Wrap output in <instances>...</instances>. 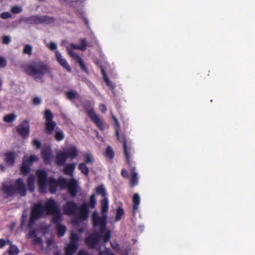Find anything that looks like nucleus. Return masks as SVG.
<instances>
[{
	"label": "nucleus",
	"mask_w": 255,
	"mask_h": 255,
	"mask_svg": "<svg viewBox=\"0 0 255 255\" xmlns=\"http://www.w3.org/2000/svg\"><path fill=\"white\" fill-rule=\"evenodd\" d=\"M47 185H48L49 192L51 193L54 194L57 191V187L58 186L57 180L53 177H49Z\"/></svg>",
	"instance_id": "17"
},
{
	"label": "nucleus",
	"mask_w": 255,
	"mask_h": 255,
	"mask_svg": "<svg viewBox=\"0 0 255 255\" xmlns=\"http://www.w3.org/2000/svg\"><path fill=\"white\" fill-rule=\"evenodd\" d=\"M48 47L51 50H55L57 49V45L54 42H51Z\"/></svg>",
	"instance_id": "55"
},
{
	"label": "nucleus",
	"mask_w": 255,
	"mask_h": 255,
	"mask_svg": "<svg viewBox=\"0 0 255 255\" xmlns=\"http://www.w3.org/2000/svg\"><path fill=\"white\" fill-rule=\"evenodd\" d=\"M66 95L68 99L72 100L77 97L78 93L76 91H69L66 93Z\"/></svg>",
	"instance_id": "38"
},
{
	"label": "nucleus",
	"mask_w": 255,
	"mask_h": 255,
	"mask_svg": "<svg viewBox=\"0 0 255 255\" xmlns=\"http://www.w3.org/2000/svg\"><path fill=\"white\" fill-rule=\"evenodd\" d=\"M32 47L29 44H26L23 50V53L24 54H27L29 56L32 54Z\"/></svg>",
	"instance_id": "41"
},
{
	"label": "nucleus",
	"mask_w": 255,
	"mask_h": 255,
	"mask_svg": "<svg viewBox=\"0 0 255 255\" xmlns=\"http://www.w3.org/2000/svg\"><path fill=\"white\" fill-rule=\"evenodd\" d=\"M44 210L46 212L45 204L43 206L41 203H36L33 205L27 226L29 229H32L34 221L40 219L43 216Z\"/></svg>",
	"instance_id": "8"
},
{
	"label": "nucleus",
	"mask_w": 255,
	"mask_h": 255,
	"mask_svg": "<svg viewBox=\"0 0 255 255\" xmlns=\"http://www.w3.org/2000/svg\"><path fill=\"white\" fill-rule=\"evenodd\" d=\"M112 118L115 123V130L116 136H117L118 140L123 143L124 154L126 159V162L128 165L130 166L131 147L130 146H128L127 145V139L125 135H120L119 133V131L121 127L118 119L114 115L112 116Z\"/></svg>",
	"instance_id": "5"
},
{
	"label": "nucleus",
	"mask_w": 255,
	"mask_h": 255,
	"mask_svg": "<svg viewBox=\"0 0 255 255\" xmlns=\"http://www.w3.org/2000/svg\"><path fill=\"white\" fill-rule=\"evenodd\" d=\"M69 54L70 55V56L74 58L77 63H78L81 70L83 71H84L86 73L88 72V69L86 65L84 64V62H83L82 59L81 58V57L76 54L72 50H69Z\"/></svg>",
	"instance_id": "16"
},
{
	"label": "nucleus",
	"mask_w": 255,
	"mask_h": 255,
	"mask_svg": "<svg viewBox=\"0 0 255 255\" xmlns=\"http://www.w3.org/2000/svg\"><path fill=\"white\" fill-rule=\"evenodd\" d=\"M140 199L139 194L138 193L134 194L133 196L132 206V213L134 215L136 213L138 209V207L140 204Z\"/></svg>",
	"instance_id": "21"
},
{
	"label": "nucleus",
	"mask_w": 255,
	"mask_h": 255,
	"mask_svg": "<svg viewBox=\"0 0 255 255\" xmlns=\"http://www.w3.org/2000/svg\"><path fill=\"white\" fill-rule=\"evenodd\" d=\"M30 164L23 158L22 165L20 167V171L23 175L27 174L30 172Z\"/></svg>",
	"instance_id": "27"
},
{
	"label": "nucleus",
	"mask_w": 255,
	"mask_h": 255,
	"mask_svg": "<svg viewBox=\"0 0 255 255\" xmlns=\"http://www.w3.org/2000/svg\"><path fill=\"white\" fill-rule=\"evenodd\" d=\"M6 65L7 62L5 59L2 56H0V67L4 68L6 67Z\"/></svg>",
	"instance_id": "49"
},
{
	"label": "nucleus",
	"mask_w": 255,
	"mask_h": 255,
	"mask_svg": "<svg viewBox=\"0 0 255 255\" xmlns=\"http://www.w3.org/2000/svg\"><path fill=\"white\" fill-rule=\"evenodd\" d=\"M64 134L62 130L56 131L55 134V139L57 141H60L62 140L63 139H64Z\"/></svg>",
	"instance_id": "39"
},
{
	"label": "nucleus",
	"mask_w": 255,
	"mask_h": 255,
	"mask_svg": "<svg viewBox=\"0 0 255 255\" xmlns=\"http://www.w3.org/2000/svg\"><path fill=\"white\" fill-rule=\"evenodd\" d=\"M83 232V229H80V230H79V232H80V233H82Z\"/></svg>",
	"instance_id": "64"
},
{
	"label": "nucleus",
	"mask_w": 255,
	"mask_h": 255,
	"mask_svg": "<svg viewBox=\"0 0 255 255\" xmlns=\"http://www.w3.org/2000/svg\"><path fill=\"white\" fill-rule=\"evenodd\" d=\"M76 164L74 163L67 164L64 168L63 171L65 174L72 176L75 170Z\"/></svg>",
	"instance_id": "25"
},
{
	"label": "nucleus",
	"mask_w": 255,
	"mask_h": 255,
	"mask_svg": "<svg viewBox=\"0 0 255 255\" xmlns=\"http://www.w3.org/2000/svg\"><path fill=\"white\" fill-rule=\"evenodd\" d=\"M17 133L23 138H27L29 135V124L27 120L20 123L16 128Z\"/></svg>",
	"instance_id": "11"
},
{
	"label": "nucleus",
	"mask_w": 255,
	"mask_h": 255,
	"mask_svg": "<svg viewBox=\"0 0 255 255\" xmlns=\"http://www.w3.org/2000/svg\"><path fill=\"white\" fill-rule=\"evenodd\" d=\"M9 255H17L19 253V249L16 246H10L8 251Z\"/></svg>",
	"instance_id": "37"
},
{
	"label": "nucleus",
	"mask_w": 255,
	"mask_h": 255,
	"mask_svg": "<svg viewBox=\"0 0 255 255\" xmlns=\"http://www.w3.org/2000/svg\"><path fill=\"white\" fill-rule=\"evenodd\" d=\"M105 155L110 159H113L114 158L115 153L111 146H108L106 148Z\"/></svg>",
	"instance_id": "34"
},
{
	"label": "nucleus",
	"mask_w": 255,
	"mask_h": 255,
	"mask_svg": "<svg viewBox=\"0 0 255 255\" xmlns=\"http://www.w3.org/2000/svg\"><path fill=\"white\" fill-rule=\"evenodd\" d=\"M78 255H88V253L84 250H80L79 251Z\"/></svg>",
	"instance_id": "61"
},
{
	"label": "nucleus",
	"mask_w": 255,
	"mask_h": 255,
	"mask_svg": "<svg viewBox=\"0 0 255 255\" xmlns=\"http://www.w3.org/2000/svg\"><path fill=\"white\" fill-rule=\"evenodd\" d=\"M41 156L43 161L45 164L50 162L52 157V151L50 147H46L44 148L41 152Z\"/></svg>",
	"instance_id": "14"
},
{
	"label": "nucleus",
	"mask_w": 255,
	"mask_h": 255,
	"mask_svg": "<svg viewBox=\"0 0 255 255\" xmlns=\"http://www.w3.org/2000/svg\"><path fill=\"white\" fill-rule=\"evenodd\" d=\"M122 175L124 177H127L128 176V171L125 169H123L121 172Z\"/></svg>",
	"instance_id": "58"
},
{
	"label": "nucleus",
	"mask_w": 255,
	"mask_h": 255,
	"mask_svg": "<svg viewBox=\"0 0 255 255\" xmlns=\"http://www.w3.org/2000/svg\"><path fill=\"white\" fill-rule=\"evenodd\" d=\"M95 190L97 194L101 195L104 198L107 197V192L103 185H99L96 187Z\"/></svg>",
	"instance_id": "33"
},
{
	"label": "nucleus",
	"mask_w": 255,
	"mask_h": 255,
	"mask_svg": "<svg viewBox=\"0 0 255 255\" xmlns=\"http://www.w3.org/2000/svg\"><path fill=\"white\" fill-rule=\"evenodd\" d=\"M29 238H34L37 237V230L36 229L32 230L28 234Z\"/></svg>",
	"instance_id": "52"
},
{
	"label": "nucleus",
	"mask_w": 255,
	"mask_h": 255,
	"mask_svg": "<svg viewBox=\"0 0 255 255\" xmlns=\"http://www.w3.org/2000/svg\"><path fill=\"white\" fill-rule=\"evenodd\" d=\"M86 0H77V1H79V2H81V3H82V2H84V1H86Z\"/></svg>",
	"instance_id": "63"
},
{
	"label": "nucleus",
	"mask_w": 255,
	"mask_h": 255,
	"mask_svg": "<svg viewBox=\"0 0 255 255\" xmlns=\"http://www.w3.org/2000/svg\"><path fill=\"white\" fill-rule=\"evenodd\" d=\"M4 161L5 163L10 166H13L16 157V153L14 151H8L4 153Z\"/></svg>",
	"instance_id": "13"
},
{
	"label": "nucleus",
	"mask_w": 255,
	"mask_h": 255,
	"mask_svg": "<svg viewBox=\"0 0 255 255\" xmlns=\"http://www.w3.org/2000/svg\"><path fill=\"white\" fill-rule=\"evenodd\" d=\"M44 118L46 122L53 121L54 116L52 113L49 110H46L44 113Z\"/></svg>",
	"instance_id": "36"
},
{
	"label": "nucleus",
	"mask_w": 255,
	"mask_h": 255,
	"mask_svg": "<svg viewBox=\"0 0 255 255\" xmlns=\"http://www.w3.org/2000/svg\"><path fill=\"white\" fill-rule=\"evenodd\" d=\"M92 224L94 228L99 227V232H96L89 235L85 240L86 244L90 249H96L102 238L103 239V242L107 243L111 238V232L110 230H107L104 234L107 229V221L106 216H99L97 211H95L92 214Z\"/></svg>",
	"instance_id": "1"
},
{
	"label": "nucleus",
	"mask_w": 255,
	"mask_h": 255,
	"mask_svg": "<svg viewBox=\"0 0 255 255\" xmlns=\"http://www.w3.org/2000/svg\"><path fill=\"white\" fill-rule=\"evenodd\" d=\"M72 47L75 49L80 50V45H76L74 44H72Z\"/></svg>",
	"instance_id": "62"
},
{
	"label": "nucleus",
	"mask_w": 255,
	"mask_h": 255,
	"mask_svg": "<svg viewBox=\"0 0 255 255\" xmlns=\"http://www.w3.org/2000/svg\"><path fill=\"white\" fill-rule=\"evenodd\" d=\"M57 181L58 186L61 189H67L68 184L70 182V180L63 177L59 178Z\"/></svg>",
	"instance_id": "29"
},
{
	"label": "nucleus",
	"mask_w": 255,
	"mask_h": 255,
	"mask_svg": "<svg viewBox=\"0 0 255 255\" xmlns=\"http://www.w3.org/2000/svg\"><path fill=\"white\" fill-rule=\"evenodd\" d=\"M128 166L130 168V170L131 171H132L134 172L135 170V167L134 166H132L131 165V163L130 162V166L128 165ZM131 184L132 186H134L135 184L137 183V173L135 172H133V173L132 175L131 178Z\"/></svg>",
	"instance_id": "31"
},
{
	"label": "nucleus",
	"mask_w": 255,
	"mask_h": 255,
	"mask_svg": "<svg viewBox=\"0 0 255 255\" xmlns=\"http://www.w3.org/2000/svg\"><path fill=\"white\" fill-rule=\"evenodd\" d=\"M79 170L82 174L88 176L89 173V169L86 165V163H81L78 166Z\"/></svg>",
	"instance_id": "30"
},
{
	"label": "nucleus",
	"mask_w": 255,
	"mask_h": 255,
	"mask_svg": "<svg viewBox=\"0 0 255 255\" xmlns=\"http://www.w3.org/2000/svg\"><path fill=\"white\" fill-rule=\"evenodd\" d=\"M63 210L65 214L68 215H74L78 219L79 212V207L76 203L74 201H68L63 206Z\"/></svg>",
	"instance_id": "10"
},
{
	"label": "nucleus",
	"mask_w": 255,
	"mask_h": 255,
	"mask_svg": "<svg viewBox=\"0 0 255 255\" xmlns=\"http://www.w3.org/2000/svg\"><path fill=\"white\" fill-rule=\"evenodd\" d=\"M78 249V244L69 243L65 248L66 255H73Z\"/></svg>",
	"instance_id": "24"
},
{
	"label": "nucleus",
	"mask_w": 255,
	"mask_h": 255,
	"mask_svg": "<svg viewBox=\"0 0 255 255\" xmlns=\"http://www.w3.org/2000/svg\"><path fill=\"white\" fill-rule=\"evenodd\" d=\"M79 240V237L76 234L72 232L70 236V243L77 244Z\"/></svg>",
	"instance_id": "40"
},
{
	"label": "nucleus",
	"mask_w": 255,
	"mask_h": 255,
	"mask_svg": "<svg viewBox=\"0 0 255 255\" xmlns=\"http://www.w3.org/2000/svg\"><path fill=\"white\" fill-rule=\"evenodd\" d=\"M67 158H76L78 155V151L76 147H72L64 151Z\"/></svg>",
	"instance_id": "20"
},
{
	"label": "nucleus",
	"mask_w": 255,
	"mask_h": 255,
	"mask_svg": "<svg viewBox=\"0 0 255 255\" xmlns=\"http://www.w3.org/2000/svg\"><path fill=\"white\" fill-rule=\"evenodd\" d=\"M101 207H102V213L103 216L105 215L107 217L106 214L108 211L109 209V201L107 197L104 198L101 200Z\"/></svg>",
	"instance_id": "28"
},
{
	"label": "nucleus",
	"mask_w": 255,
	"mask_h": 255,
	"mask_svg": "<svg viewBox=\"0 0 255 255\" xmlns=\"http://www.w3.org/2000/svg\"><path fill=\"white\" fill-rule=\"evenodd\" d=\"M68 192L72 197H75L78 193V185L75 179H70V182L67 188Z\"/></svg>",
	"instance_id": "12"
},
{
	"label": "nucleus",
	"mask_w": 255,
	"mask_h": 255,
	"mask_svg": "<svg viewBox=\"0 0 255 255\" xmlns=\"http://www.w3.org/2000/svg\"><path fill=\"white\" fill-rule=\"evenodd\" d=\"M34 242L35 244H41L42 243V240L40 237H36L34 238Z\"/></svg>",
	"instance_id": "56"
},
{
	"label": "nucleus",
	"mask_w": 255,
	"mask_h": 255,
	"mask_svg": "<svg viewBox=\"0 0 255 255\" xmlns=\"http://www.w3.org/2000/svg\"><path fill=\"white\" fill-rule=\"evenodd\" d=\"M16 119V115L14 113L6 115L3 117V121L7 123H10L14 121Z\"/></svg>",
	"instance_id": "32"
},
{
	"label": "nucleus",
	"mask_w": 255,
	"mask_h": 255,
	"mask_svg": "<svg viewBox=\"0 0 255 255\" xmlns=\"http://www.w3.org/2000/svg\"><path fill=\"white\" fill-rule=\"evenodd\" d=\"M55 18L47 15H39V24H50L55 22Z\"/></svg>",
	"instance_id": "19"
},
{
	"label": "nucleus",
	"mask_w": 255,
	"mask_h": 255,
	"mask_svg": "<svg viewBox=\"0 0 255 255\" xmlns=\"http://www.w3.org/2000/svg\"><path fill=\"white\" fill-rule=\"evenodd\" d=\"M46 213L48 215H52V222L56 225L57 236L59 237L63 236L66 231V228L61 225L62 215L57 202L51 198L45 202Z\"/></svg>",
	"instance_id": "2"
},
{
	"label": "nucleus",
	"mask_w": 255,
	"mask_h": 255,
	"mask_svg": "<svg viewBox=\"0 0 255 255\" xmlns=\"http://www.w3.org/2000/svg\"><path fill=\"white\" fill-rule=\"evenodd\" d=\"M91 103L89 101H85L83 107L91 121L96 125L99 129L104 130L105 129L103 120L94 111V109L90 108Z\"/></svg>",
	"instance_id": "6"
},
{
	"label": "nucleus",
	"mask_w": 255,
	"mask_h": 255,
	"mask_svg": "<svg viewBox=\"0 0 255 255\" xmlns=\"http://www.w3.org/2000/svg\"><path fill=\"white\" fill-rule=\"evenodd\" d=\"M97 201L96 196L94 194L91 195L90 200L88 203H84L79 207V212L78 217L82 221L86 220L89 214V207L91 208H94L96 206Z\"/></svg>",
	"instance_id": "7"
},
{
	"label": "nucleus",
	"mask_w": 255,
	"mask_h": 255,
	"mask_svg": "<svg viewBox=\"0 0 255 255\" xmlns=\"http://www.w3.org/2000/svg\"><path fill=\"white\" fill-rule=\"evenodd\" d=\"M77 14L84 20V21L87 25L88 24L89 21L88 19L85 17L84 12L82 10H78Z\"/></svg>",
	"instance_id": "43"
},
{
	"label": "nucleus",
	"mask_w": 255,
	"mask_h": 255,
	"mask_svg": "<svg viewBox=\"0 0 255 255\" xmlns=\"http://www.w3.org/2000/svg\"><path fill=\"white\" fill-rule=\"evenodd\" d=\"M102 73L103 76V78L104 79L105 82H106V84H109V82H110V79L107 77L106 75V73L104 69L103 68L102 69Z\"/></svg>",
	"instance_id": "50"
},
{
	"label": "nucleus",
	"mask_w": 255,
	"mask_h": 255,
	"mask_svg": "<svg viewBox=\"0 0 255 255\" xmlns=\"http://www.w3.org/2000/svg\"><path fill=\"white\" fill-rule=\"evenodd\" d=\"M0 17L1 18L5 19L12 17V14L9 12H3L0 15Z\"/></svg>",
	"instance_id": "46"
},
{
	"label": "nucleus",
	"mask_w": 255,
	"mask_h": 255,
	"mask_svg": "<svg viewBox=\"0 0 255 255\" xmlns=\"http://www.w3.org/2000/svg\"><path fill=\"white\" fill-rule=\"evenodd\" d=\"M11 42V38L9 36L5 35L2 37V43L8 44Z\"/></svg>",
	"instance_id": "51"
},
{
	"label": "nucleus",
	"mask_w": 255,
	"mask_h": 255,
	"mask_svg": "<svg viewBox=\"0 0 255 255\" xmlns=\"http://www.w3.org/2000/svg\"><path fill=\"white\" fill-rule=\"evenodd\" d=\"M23 21L27 24L33 25L39 24V15H31L29 17H25Z\"/></svg>",
	"instance_id": "22"
},
{
	"label": "nucleus",
	"mask_w": 255,
	"mask_h": 255,
	"mask_svg": "<svg viewBox=\"0 0 255 255\" xmlns=\"http://www.w3.org/2000/svg\"><path fill=\"white\" fill-rule=\"evenodd\" d=\"M25 160L27 161V162H28V163H29L30 164H31L32 163H33V162L34 161H37L38 160V159L34 155H31L29 158H27V159H25Z\"/></svg>",
	"instance_id": "48"
},
{
	"label": "nucleus",
	"mask_w": 255,
	"mask_h": 255,
	"mask_svg": "<svg viewBox=\"0 0 255 255\" xmlns=\"http://www.w3.org/2000/svg\"><path fill=\"white\" fill-rule=\"evenodd\" d=\"M98 255H110V253L109 250L100 251Z\"/></svg>",
	"instance_id": "54"
},
{
	"label": "nucleus",
	"mask_w": 255,
	"mask_h": 255,
	"mask_svg": "<svg viewBox=\"0 0 255 255\" xmlns=\"http://www.w3.org/2000/svg\"><path fill=\"white\" fill-rule=\"evenodd\" d=\"M84 163L92 164L93 163V158L91 154L87 153L85 155V162Z\"/></svg>",
	"instance_id": "44"
},
{
	"label": "nucleus",
	"mask_w": 255,
	"mask_h": 255,
	"mask_svg": "<svg viewBox=\"0 0 255 255\" xmlns=\"http://www.w3.org/2000/svg\"><path fill=\"white\" fill-rule=\"evenodd\" d=\"M67 159V157L64 151L60 152L56 155V163L59 166H62L65 164Z\"/></svg>",
	"instance_id": "18"
},
{
	"label": "nucleus",
	"mask_w": 255,
	"mask_h": 255,
	"mask_svg": "<svg viewBox=\"0 0 255 255\" xmlns=\"http://www.w3.org/2000/svg\"><path fill=\"white\" fill-rule=\"evenodd\" d=\"M6 244V242L4 239H0V248H2Z\"/></svg>",
	"instance_id": "59"
},
{
	"label": "nucleus",
	"mask_w": 255,
	"mask_h": 255,
	"mask_svg": "<svg viewBox=\"0 0 255 255\" xmlns=\"http://www.w3.org/2000/svg\"><path fill=\"white\" fill-rule=\"evenodd\" d=\"M37 176V184L39 186V191L44 193L46 191L48 182V174L44 170H38L36 172Z\"/></svg>",
	"instance_id": "9"
},
{
	"label": "nucleus",
	"mask_w": 255,
	"mask_h": 255,
	"mask_svg": "<svg viewBox=\"0 0 255 255\" xmlns=\"http://www.w3.org/2000/svg\"><path fill=\"white\" fill-rule=\"evenodd\" d=\"M35 176L33 174L30 175L27 179L28 188L31 193L33 192L35 190Z\"/></svg>",
	"instance_id": "23"
},
{
	"label": "nucleus",
	"mask_w": 255,
	"mask_h": 255,
	"mask_svg": "<svg viewBox=\"0 0 255 255\" xmlns=\"http://www.w3.org/2000/svg\"><path fill=\"white\" fill-rule=\"evenodd\" d=\"M107 86H108L111 89H114L116 87L115 84L112 82L111 81L109 82V84H107Z\"/></svg>",
	"instance_id": "60"
},
{
	"label": "nucleus",
	"mask_w": 255,
	"mask_h": 255,
	"mask_svg": "<svg viewBox=\"0 0 255 255\" xmlns=\"http://www.w3.org/2000/svg\"><path fill=\"white\" fill-rule=\"evenodd\" d=\"M56 58L59 64L67 70L68 72L71 71V68L65 58H63L61 53L56 51L55 52Z\"/></svg>",
	"instance_id": "15"
},
{
	"label": "nucleus",
	"mask_w": 255,
	"mask_h": 255,
	"mask_svg": "<svg viewBox=\"0 0 255 255\" xmlns=\"http://www.w3.org/2000/svg\"><path fill=\"white\" fill-rule=\"evenodd\" d=\"M32 145L35 147V148L38 149L41 147V143L40 141L37 139H34L32 140Z\"/></svg>",
	"instance_id": "47"
},
{
	"label": "nucleus",
	"mask_w": 255,
	"mask_h": 255,
	"mask_svg": "<svg viewBox=\"0 0 255 255\" xmlns=\"http://www.w3.org/2000/svg\"><path fill=\"white\" fill-rule=\"evenodd\" d=\"M24 72L29 76L33 78L36 81L43 82V77L47 75H51L52 68L42 61H38L32 64H29L23 67Z\"/></svg>",
	"instance_id": "3"
},
{
	"label": "nucleus",
	"mask_w": 255,
	"mask_h": 255,
	"mask_svg": "<svg viewBox=\"0 0 255 255\" xmlns=\"http://www.w3.org/2000/svg\"><path fill=\"white\" fill-rule=\"evenodd\" d=\"M80 50L85 51L87 47V41L85 38H83L81 40Z\"/></svg>",
	"instance_id": "45"
},
{
	"label": "nucleus",
	"mask_w": 255,
	"mask_h": 255,
	"mask_svg": "<svg viewBox=\"0 0 255 255\" xmlns=\"http://www.w3.org/2000/svg\"><path fill=\"white\" fill-rule=\"evenodd\" d=\"M125 211L122 207H118L117 209L116 216L115 220L117 221L121 220L122 216L124 215Z\"/></svg>",
	"instance_id": "35"
},
{
	"label": "nucleus",
	"mask_w": 255,
	"mask_h": 255,
	"mask_svg": "<svg viewBox=\"0 0 255 255\" xmlns=\"http://www.w3.org/2000/svg\"><path fill=\"white\" fill-rule=\"evenodd\" d=\"M45 130L47 134L50 135L52 133L53 130L55 128L56 123L54 121L45 122Z\"/></svg>",
	"instance_id": "26"
},
{
	"label": "nucleus",
	"mask_w": 255,
	"mask_h": 255,
	"mask_svg": "<svg viewBox=\"0 0 255 255\" xmlns=\"http://www.w3.org/2000/svg\"><path fill=\"white\" fill-rule=\"evenodd\" d=\"M99 107H100V109L101 111L103 113H105L107 112V109L106 106L104 104L100 105Z\"/></svg>",
	"instance_id": "57"
},
{
	"label": "nucleus",
	"mask_w": 255,
	"mask_h": 255,
	"mask_svg": "<svg viewBox=\"0 0 255 255\" xmlns=\"http://www.w3.org/2000/svg\"><path fill=\"white\" fill-rule=\"evenodd\" d=\"M22 11V8L20 6L15 5L11 8L10 11L14 14L19 13Z\"/></svg>",
	"instance_id": "42"
},
{
	"label": "nucleus",
	"mask_w": 255,
	"mask_h": 255,
	"mask_svg": "<svg viewBox=\"0 0 255 255\" xmlns=\"http://www.w3.org/2000/svg\"><path fill=\"white\" fill-rule=\"evenodd\" d=\"M1 190L6 194V198L13 196L18 194L21 196H26L27 188L22 178L17 179L14 184L9 185L7 183H3L2 185Z\"/></svg>",
	"instance_id": "4"
},
{
	"label": "nucleus",
	"mask_w": 255,
	"mask_h": 255,
	"mask_svg": "<svg viewBox=\"0 0 255 255\" xmlns=\"http://www.w3.org/2000/svg\"><path fill=\"white\" fill-rule=\"evenodd\" d=\"M41 103V99L38 97H35L32 99V104L34 105H39Z\"/></svg>",
	"instance_id": "53"
}]
</instances>
